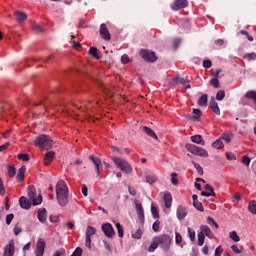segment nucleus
<instances>
[{"mask_svg": "<svg viewBox=\"0 0 256 256\" xmlns=\"http://www.w3.org/2000/svg\"><path fill=\"white\" fill-rule=\"evenodd\" d=\"M173 243V238L169 234H160L153 238L151 245L148 248L149 253H155L157 247L162 251H169Z\"/></svg>", "mask_w": 256, "mask_h": 256, "instance_id": "1", "label": "nucleus"}, {"mask_svg": "<svg viewBox=\"0 0 256 256\" xmlns=\"http://www.w3.org/2000/svg\"><path fill=\"white\" fill-rule=\"evenodd\" d=\"M56 197L60 207H65L69 203V187L63 180H59L56 184Z\"/></svg>", "mask_w": 256, "mask_h": 256, "instance_id": "2", "label": "nucleus"}, {"mask_svg": "<svg viewBox=\"0 0 256 256\" xmlns=\"http://www.w3.org/2000/svg\"><path fill=\"white\" fill-rule=\"evenodd\" d=\"M28 197L30 201H32V205H34V207L43 203V196H41V192L37 191L33 185L28 187Z\"/></svg>", "mask_w": 256, "mask_h": 256, "instance_id": "3", "label": "nucleus"}, {"mask_svg": "<svg viewBox=\"0 0 256 256\" xmlns=\"http://www.w3.org/2000/svg\"><path fill=\"white\" fill-rule=\"evenodd\" d=\"M112 161L115 163L116 167L125 173L126 175H131L133 173V168L128 164L127 160L117 157H112Z\"/></svg>", "mask_w": 256, "mask_h": 256, "instance_id": "4", "label": "nucleus"}, {"mask_svg": "<svg viewBox=\"0 0 256 256\" xmlns=\"http://www.w3.org/2000/svg\"><path fill=\"white\" fill-rule=\"evenodd\" d=\"M35 147H41V149H51L53 147V140L48 135H40L34 141Z\"/></svg>", "mask_w": 256, "mask_h": 256, "instance_id": "5", "label": "nucleus"}, {"mask_svg": "<svg viewBox=\"0 0 256 256\" xmlns=\"http://www.w3.org/2000/svg\"><path fill=\"white\" fill-rule=\"evenodd\" d=\"M186 149H188V151L192 153V155H196L197 157H202L204 159H207V157H209V152H207V150L203 147H199L194 144H187Z\"/></svg>", "mask_w": 256, "mask_h": 256, "instance_id": "6", "label": "nucleus"}, {"mask_svg": "<svg viewBox=\"0 0 256 256\" xmlns=\"http://www.w3.org/2000/svg\"><path fill=\"white\" fill-rule=\"evenodd\" d=\"M140 55L144 61H148L149 63H155L157 61V55L151 50H141Z\"/></svg>", "mask_w": 256, "mask_h": 256, "instance_id": "7", "label": "nucleus"}, {"mask_svg": "<svg viewBox=\"0 0 256 256\" xmlns=\"http://www.w3.org/2000/svg\"><path fill=\"white\" fill-rule=\"evenodd\" d=\"M101 230L103 231L104 235L108 237V239H113V237H115V229L111 223H104L101 226Z\"/></svg>", "mask_w": 256, "mask_h": 256, "instance_id": "8", "label": "nucleus"}, {"mask_svg": "<svg viewBox=\"0 0 256 256\" xmlns=\"http://www.w3.org/2000/svg\"><path fill=\"white\" fill-rule=\"evenodd\" d=\"M97 233V229L93 226H88L86 229V242L85 245L88 249H91V237Z\"/></svg>", "mask_w": 256, "mask_h": 256, "instance_id": "9", "label": "nucleus"}, {"mask_svg": "<svg viewBox=\"0 0 256 256\" xmlns=\"http://www.w3.org/2000/svg\"><path fill=\"white\" fill-rule=\"evenodd\" d=\"M15 255V241L10 240L4 247L2 256H14Z\"/></svg>", "mask_w": 256, "mask_h": 256, "instance_id": "10", "label": "nucleus"}, {"mask_svg": "<svg viewBox=\"0 0 256 256\" xmlns=\"http://www.w3.org/2000/svg\"><path fill=\"white\" fill-rule=\"evenodd\" d=\"M187 215H188L187 206L178 205V207L176 209V217H177L178 221H183V219H185V217H187Z\"/></svg>", "mask_w": 256, "mask_h": 256, "instance_id": "11", "label": "nucleus"}, {"mask_svg": "<svg viewBox=\"0 0 256 256\" xmlns=\"http://www.w3.org/2000/svg\"><path fill=\"white\" fill-rule=\"evenodd\" d=\"M45 240L43 238L38 239L36 243L35 255L43 256L45 255Z\"/></svg>", "mask_w": 256, "mask_h": 256, "instance_id": "12", "label": "nucleus"}, {"mask_svg": "<svg viewBox=\"0 0 256 256\" xmlns=\"http://www.w3.org/2000/svg\"><path fill=\"white\" fill-rule=\"evenodd\" d=\"M188 3L187 0H175L171 5L172 11H179V9H185Z\"/></svg>", "mask_w": 256, "mask_h": 256, "instance_id": "13", "label": "nucleus"}, {"mask_svg": "<svg viewBox=\"0 0 256 256\" xmlns=\"http://www.w3.org/2000/svg\"><path fill=\"white\" fill-rule=\"evenodd\" d=\"M135 209L141 223L145 221V212L143 211V206L139 200H135Z\"/></svg>", "mask_w": 256, "mask_h": 256, "instance_id": "14", "label": "nucleus"}, {"mask_svg": "<svg viewBox=\"0 0 256 256\" xmlns=\"http://www.w3.org/2000/svg\"><path fill=\"white\" fill-rule=\"evenodd\" d=\"M89 159L90 161H92L93 165L95 166L98 175H101V167H103L101 159H99V157L95 155H90Z\"/></svg>", "mask_w": 256, "mask_h": 256, "instance_id": "15", "label": "nucleus"}, {"mask_svg": "<svg viewBox=\"0 0 256 256\" xmlns=\"http://www.w3.org/2000/svg\"><path fill=\"white\" fill-rule=\"evenodd\" d=\"M200 233L208 237V239H215V234L213 233V231H211V228H209V226L207 225L200 226Z\"/></svg>", "mask_w": 256, "mask_h": 256, "instance_id": "16", "label": "nucleus"}, {"mask_svg": "<svg viewBox=\"0 0 256 256\" xmlns=\"http://www.w3.org/2000/svg\"><path fill=\"white\" fill-rule=\"evenodd\" d=\"M100 35L102 39H105V41H109L111 39V33H109V29H107L106 24L100 25Z\"/></svg>", "mask_w": 256, "mask_h": 256, "instance_id": "17", "label": "nucleus"}, {"mask_svg": "<svg viewBox=\"0 0 256 256\" xmlns=\"http://www.w3.org/2000/svg\"><path fill=\"white\" fill-rule=\"evenodd\" d=\"M202 197H215V189L210 184L205 185V191L201 192Z\"/></svg>", "mask_w": 256, "mask_h": 256, "instance_id": "18", "label": "nucleus"}, {"mask_svg": "<svg viewBox=\"0 0 256 256\" xmlns=\"http://www.w3.org/2000/svg\"><path fill=\"white\" fill-rule=\"evenodd\" d=\"M174 83H180L181 85H184L186 89H191V84H189V80L187 78H181L179 76H175L173 78Z\"/></svg>", "mask_w": 256, "mask_h": 256, "instance_id": "19", "label": "nucleus"}, {"mask_svg": "<svg viewBox=\"0 0 256 256\" xmlns=\"http://www.w3.org/2000/svg\"><path fill=\"white\" fill-rule=\"evenodd\" d=\"M209 107H210V109H212L213 113H215L216 115H221V110L219 109V104H217V101H215V98L212 97L210 99Z\"/></svg>", "mask_w": 256, "mask_h": 256, "instance_id": "20", "label": "nucleus"}, {"mask_svg": "<svg viewBox=\"0 0 256 256\" xmlns=\"http://www.w3.org/2000/svg\"><path fill=\"white\" fill-rule=\"evenodd\" d=\"M37 217L40 223H45V221H47V210L45 208L39 209Z\"/></svg>", "mask_w": 256, "mask_h": 256, "instance_id": "21", "label": "nucleus"}, {"mask_svg": "<svg viewBox=\"0 0 256 256\" xmlns=\"http://www.w3.org/2000/svg\"><path fill=\"white\" fill-rule=\"evenodd\" d=\"M25 171H27V168L25 166H22L19 168L17 177H16L19 183H22V181H25Z\"/></svg>", "mask_w": 256, "mask_h": 256, "instance_id": "22", "label": "nucleus"}, {"mask_svg": "<svg viewBox=\"0 0 256 256\" xmlns=\"http://www.w3.org/2000/svg\"><path fill=\"white\" fill-rule=\"evenodd\" d=\"M19 203L22 209H31V202L25 196L20 197Z\"/></svg>", "mask_w": 256, "mask_h": 256, "instance_id": "23", "label": "nucleus"}, {"mask_svg": "<svg viewBox=\"0 0 256 256\" xmlns=\"http://www.w3.org/2000/svg\"><path fill=\"white\" fill-rule=\"evenodd\" d=\"M53 159H55V152L50 151L46 153L45 158H44V165H51L53 162Z\"/></svg>", "mask_w": 256, "mask_h": 256, "instance_id": "24", "label": "nucleus"}, {"mask_svg": "<svg viewBox=\"0 0 256 256\" xmlns=\"http://www.w3.org/2000/svg\"><path fill=\"white\" fill-rule=\"evenodd\" d=\"M163 199L166 209H171V205L173 204V197L171 196V194H164Z\"/></svg>", "mask_w": 256, "mask_h": 256, "instance_id": "25", "label": "nucleus"}, {"mask_svg": "<svg viewBox=\"0 0 256 256\" xmlns=\"http://www.w3.org/2000/svg\"><path fill=\"white\" fill-rule=\"evenodd\" d=\"M191 142L196 143V145H205V140H203L201 135L191 136Z\"/></svg>", "mask_w": 256, "mask_h": 256, "instance_id": "26", "label": "nucleus"}, {"mask_svg": "<svg viewBox=\"0 0 256 256\" xmlns=\"http://www.w3.org/2000/svg\"><path fill=\"white\" fill-rule=\"evenodd\" d=\"M15 17H16L18 23H23L24 21L27 20V14H25L22 11H16L15 12Z\"/></svg>", "mask_w": 256, "mask_h": 256, "instance_id": "27", "label": "nucleus"}, {"mask_svg": "<svg viewBox=\"0 0 256 256\" xmlns=\"http://www.w3.org/2000/svg\"><path fill=\"white\" fill-rule=\"evenodd\" d=\"M142 131H143L144 133H146V135H149V137H153V139H156V141L159 139V138L157 137V134H155V131H153V129H151V128L147 127V126H144V127L142 128Z\"/></svg>", "mask_w": 256, "mask_h": 256, "instance_id": "28", "label": "nucleus"}, {"mask_svg": "<svg viewBox=\"0 0 256 256\" xmlns=\"http://www.w3.org/2000/svg\"><path fill=\"white\" fill-rule=\"evenodd\" d=\"M220 139H221L222 141H225V143H229V142L231 141V139H233V132L228 131V132L223 133V134L220 136Z\"/></svg>", "mask_w": 256, "mask_h": 256, "instance_id": "29", "label": "nucleus"}, {"mask_svg": "<svg viewBox=\"0 0 256 256\" xmlns=\"http://www.w3.org/2000/svg\"><path fill=\"white\" fill-rule=\"evenodd\" d=\"M115 227L117 229L118 237L123 238L125 235V230L123 229V225L121 223L116 222Z\"/></svg>", "mask_w": 256, "mask_h": 256, "instance_id": "30", "label": "nucleus"}, {"mask_svg": "<svg viewBox=\"0 0 256 256\" xmlns=\"http://www.w3.org/2000/svg\"><path fill=\"white\" fill-rule=\"evenodd\" d=\"M175 242H176V245H179V247L181 248L184 247L183 236H181L179 232H175Z\"/></svg>", "mask_w": 256, "mask_h": 256, "instance_id": "31", "label": "nucleus"}, {"mask_svg": "<svg viewBox=\"0 0 256 256\" xmlns=\"http://www.w3.org/2000/svg\"><path fill=\"white\" fill-rule=\"evenodd\" d=\"M248 211L252 213V215H256V201L252 200L248 204Z\"/></svg>", "mask_w": 256, "mask_h": 256, "instance_id": "32", "label": "nucleus"}, {"mask_svg": "<svg viewBox=\"0 0 256 256\" xmlns=\"http://www.w3.org/2000/svg\"><path fill=\"white\" fill-rule=\"evenodd\" d=\"M229 238L234 241V243H239L241 241V237L238 236L236 231H231L229 233Z\"/></svg>", "mask_w": 256, "mask_h": 256, "instance_id": "33", "label": "nucleus"}, {"mask_svg": "<svg viewBox=\"0 0 256 256\" xmlns=\"http://www.w3.org/2000/svg\"><path fill=\"white\" fill-rule=\"evenodd\" d=\"M206 223L210 225V227H215V229H219V224L215 222V219H213L211 216H208L206 218Z\"/></svg>", "mask_w": 256, "mask_h": 256, "instance_id": "34", "label": "nucleus"}, {"mask_svg": "<svg viewBox=\"0 0 256 256\" xmlns=\"http://www.w3.org/2000/svg\"><path fill=\"white\" fill-rule=\"evenodd\" d=\"M198 105L200 107H207V94H203L199 99H198Z\"/></svg>", "mask_w": 256, "mask_h": 256, "instance_id": "35", "label": "nucleus"}, {"mask_svg": "<svg viewBox=\"0 0 256 256\" xmlns=\"http://www.w3.org/2000/svg\"><path fill=\"white\" fill-rule=\"evenodd\" d=\"M212 147H214V149H223L225 145L223 144V141L221 140V138H219L212 144Z\"/></svg>", "mask_w": 256, "mask_h": 256, "instance_id": "36", "label": "nucleus"}, {"mask_svg": "<svg viewBox=\"0 0 256 256\" xmlns=\"http://www.w3.org/2000/svg\"><path fill=\"white\" fill-rule=\"evenodd\" d=\"M132 239H141L143 237V230L138 229L131 234Z\"/></svg>", "mask_w": 256, "mask_h": 256, "instance_id": "37", "label": "nucleus"}, {"mask_svg": "<svg viewBox=\"0 0 256 256\" xmlns=\"http://www.w3.org/2000/svg\"><path fill=\"white\" fill-rule=\"evenodd\" d=\"M245 97L247 99H252V101L255 103L256 105V92L255 91H248L245 95Z\"/></svg>", "mask_w": 256, "mask_h": 256, "instance_id": "38", "label": "nucleus"}, {"mask_svg": "<svg viewBox=\"0 0 256 256\" xmlns=\"http://www.w3.org/2000/svg\"><path fill=\"white\" fill-rule=\"evenodd\" d=\"M89 53H90V55H92L93 57H95V59H101V57L99 56V52H98V50H97L96 47H91V48L89 49Z\"/></svg>", "mask_w": 256, "mask_h": 256, "instance_id": "39", "label": "nucleus"}, {"mask_svg": "<svg viewBox=\"0 0 256 256\" xmlns=\"http://www.w3.org/2000/svg\"><path fill=\"white\" fill-rule=\"evenodd\" d=\"M244 59H246V61H255V59H256V53H255V52L246 53V54L244 55Z\"/></svg>", "mask_w": 256, "mask_h": 256, "instance_id": "40", "label": "nucleus"}, {"mask_svg": "<svg viewBox=\"0 0 256 256\" xmlns=\"http://www.w3.org/2000/svg\"><path fill=\"white\" fill-rule=\"evenodd\" d=\"M205 243V236L202 232L198 233V245L199 247H203V244Z\"/></svg>", "mask_w": 256, "mask_h": 256, "instance_id": "41", "label": "nucleus"}, {"mask_svg": "<svg viewBox=\"0 0 256 256\" xmlns=\"http://www.w3.org/2000/svg\"><path fill=\"white\" fill-rule=\"evenodd\" d=\"M8 175L9 177H15V175H17V170H15V166H8Z\"/></svg>", "mask_w": 256, "mask_h": 256, "instance_id": "42", "label": "nucleus"}, {"mask_svg": "<svg viewBox=\"0 0 256 256\" xmlns=\"http://www.w3.org/2000/svg\"><path fill=\"white\" fill-rule=\"evenodd\" d=\"M193 207H195V209H197V211H205V208L203 207V203H201L200 201L198 202H193Z\"/></svg>", "mask_w": 256, "mask_h": 256, "instance_id": "43", "label": "nucleus"}, {"mask_svg": "<svg viewBox=\"0 0 256 256\" xmlns=\"http://www.w3.org/2000/svg\"><path fill=\"white\" fill-rule=\"evenodd\" d=\"M223 99H225V91L224 90H220L216 94V100L217 101H223Z\"/></svg>", "mask_w": 256, "mask_h": 256, "instance_id": "44", "label": "nucleus"}, {"mask_svg": "<svg viewBox=\"0 0 256 256\" xmlns=\"http://www.w3.org/2000/svg\"><path fill=\"white\" fill-rule=\"evenodd\" d=\"M146 182H148L149 185H153V183H157V177L148 175L146 176Z\"/></svg>", "mask_w": 256, "mask_h": 256, "instance_id": "45", "label": "nucleus"}, {"mask_svg": "<svg viewBox=\"0 0 256 256\" xmlns=\"http://www.w3.org/2000/svg\"><path fill=\"white\" fill-rule=\"evenodd\" d=\"M151 213H152V217L154 219H159V211H157V207L155 206H151Z\"/></svg>", "mask_w": 256, "mask_h": 256, "instance_id": "46", "label": "nucleus"}, {"mask_svg": "<svg viewBox=\"0 0 256 256\" xmlns=\"http://www.w3.org/2000/svg\"><path fill=\"white\" fill-rule=\"evenodd\" d=\"M161 227V222L159 220L155 221L152 225V229L155 233H159V228Z\"/></svg>", "mask_w": 256, "mask_h": 256, "instance_id": "47", "label": "nucleus"}, {"mask_svg": "<svg viewBox=\"0 0 256 256\" xmlns=\"http://www.w3.org/2000/svg\"><path fill=\"white\" fill-rule=\"evenodd\" d=\"M187 231H188V237H189V239H190L191 241H195V237H196V235H195V230H193V229H191V228H188Z\"/></svg>", "mask_w": 256, "mask_h": 256, "instance_id": "48", "label": "nucleus"}, {"mask_svg": "<svg viewBox=\"0 0 256 256\" xmlns=\"http://www.w3.org/2000/svg\"><path fill=\"white\" fill-rule=\"evenodd\" d=\"M193 113L195 116H193L194 121H199V117H201L202 113L199 109H194Z\"/></svg>", "mask_w": 256, "mask_h": 256, "instance_id": "49", "label": "nucleus"}, {"mask_svg": "<svg viewBox=\"0 0 256 256\" xmlns=\"http://www.w3.org/2000/svg\"><path fill=\"white\" fill-rule=\"evenodd\" d=\"M171 183L172 185H179V180L177 179V173L171 174Z\"/></svg>", "mask_w": 256, "mask_h": 256, "instance_id": "50", "label": "nucleus"}, {"mask_svg": "<svg viewBox=\"0 0 256 256\" xmlns=\"http://www.w3.org/2000/svg\"><path fill=\"white\" fill-rule=\"evenodd\" d=\"M17 157L20 161H29V154L20 153Z\"/></svg>", "mask_w": 256, "mask_h": 256, "instance_id": "51", "label": "nucleus"}, {"mask_svg": "<svg viewBox=\"0 0 256 256\" xmlns=\"http://www.w3.org/2000/svg\"><path fill=\"white\" fill-rule=\"evenodd\" d=\"M210 83L214 89H219V80L217 78H212Z\"/></svg>", "mask_w": 256, "mask_h": 256, "instance_id": "52", "label": "nucleus"}, {"mask_svg": "<svg viewBox=\"0 0 256 256\" xmlns=\"http://www.w3.org/2000/svg\"><path fill=\"white\" fill-rule=\"evenodd\" d=\"M193 166L195 167V169L199 175H203V167H201V165L193 162Z\"/></svg>", "mask_w": 256, "mask_h": 256, "instance_id": "53", "label": "nucleus"}, {"mask_svg": "<svg viewBox=\"0 0 256 256\" xmlns=\"http://www.w3.org/2000/svg\"><path fill=\"white\" fill-rule=\"evenodd\" d=\"M238 35H246L248 41H253V36L249 35V32L245 30L238 32Z\"/></svg>", "mask_w": 256, "mask_h": 256, "instance_id": "54", "label": "nucleus"}, {"mask_svg": "<svg viewBox=\"0 0 256 256\" xmlns=\"http://www.w3.org/2000/svg\"><path fill=\"white\" fill-rule=\"evenodd\" d=\"M83 255V249L81 247H77L71 256H81Z\"/></svg>", "mask_w": 256, "mask_h": 256, "instance_id": "55", "label": "nucleus"}, {"mask_svg": "<svg viewBox=\"0 0 256 256\" xmlns=\"http://www.w3.org/2000/svg\"><path fill=\"white\" fill-rule=\"evenodd\" d=\"M33 30L36 32V33H43V27L39 24H34L33 25Z\"/></svg>", "mask_w": 256, "mask_h": 256, "instance_id": "56", "label": "nucleus"}, {"mask_svg": "<svg viewBox=\"0 0 256 256\" xmlns=\"http://www.w3.org/2000/svg\"><path fill=\"white\" fill-rule=\"evenodd\" d=\"M226 159H228V161H235L237 159V156H235V154L228 152L226 153Z\"/></svg>", "mask_w": 256, "mask_h": 256, "instance_id": "57", "label": "nucleus"}, {"mask_svg": "<svg viewBox=\"0 0 256 256\" xmlns=\"http://www.w3.org/2000/svg\"><path fill=\"white\" fill-rule=\"evenodd\" d=\"M223 254V246H218L216 249H215V253H214V256H221Z\"/></svg>", "mask_w": 256, "mask_h": 256, "instance_id": "58", "label": "nucleus"}, {"mask_svg": "<svg viewBox=\"0 0 256 256\" xmlns=\"http://www.w3.org/2000/svg\"><path fill=\"white\" fill-rule=\"evenodd\" d=\"M242 163L243 165H247V167H249V165L251 164V159L245 155L242 157Z\"/></svg>", "mask_w": 256, "mask_h": 256, "instance_id": "59", "label": "nucleus"}, {"mask_svg": "<svg viewBox=\"0 0 256 256\" xmlns=\"http://www.w3.org/2000/svg\"><path fill=\"white\" fill-rule=\"evenodd\" d=\"M13 219H15V215L13 214H8L6 216V225H11V221H13Z\"/></svg>", "mask_w": 256, "mask_h": 256, "instance_id": "60", "label": "nucleus"}, {"mask_svg": "<svg viewBox=\"0 0 256 256\" xmlns=\"http://www.w3.org/2000/svg\"><path fill=\"white\" fill-rule=\"evenodd\" d=\"M231 249L234 253H236V255H239L240 253H242L241 249H239V246H237L236 244H233L231 246Z\"/></svg>", "mask_w": 256, "mask_h": 256, "instance_id": "61", "label": "nucleus"}, {"mask_svg": "<svg viewBox=\"0 0 256 256\" xmlns=\"http://www.w3.org/2000/svg\"><path fill=\"white\" fill-rule=\"evenodd\" d=\"M0 195H5V185L3 184V179L0 178Z\"/></svg>", "mask_w": 256, "mask_h": 256, "instance_id": "62", "label": "nucleus"}, {"mask_svg": "<svg viewBox=\"0 0 256 256\" xmlns=\"http://www.w3.org/2000/svg\"><path fill=\"white\" fill-rule=\"evenodd\" d=\"M21 231H23V229L19 227L18 224H16V226L14 227V235H20Z\"/></svg>", "mask_w": 256, "mask_h": 256, "instance_id": "63", "label": "nucleus"}, {"mask_svg": "<svg viewBox=\"0 0 256 256\" xmlns=\"http://www.w3.org/2000/svg\"><path fill=\"white\" fill-rule=\"evenodd\" d=\"M65 253V249L54 252L53 256H62Z\"/></svg>", "mask_w": 256, "mask_h": 256, "instance_id": "64", "label": "nucleus"}]
</instances>
